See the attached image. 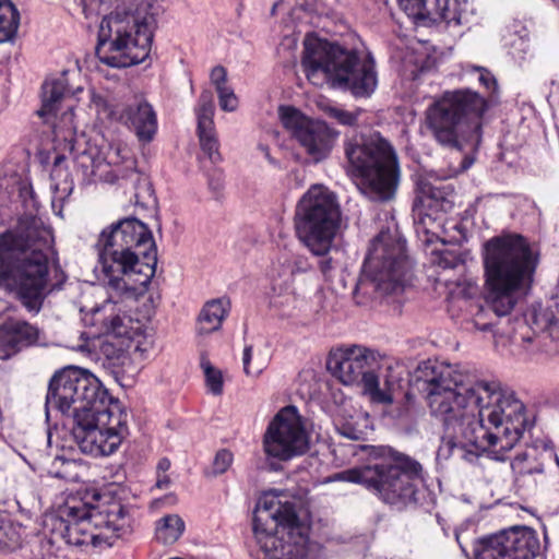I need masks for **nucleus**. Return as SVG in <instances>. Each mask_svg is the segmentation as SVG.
<instances>
[{"instance_id": "nucleus-43", "label": "nucleus", "mask_w": 559, "mask_h": 559, "mask_svg": "<svg viewBox=\"0 0 559 559\" xmlns=\"http://www.w3.org/2000/svg\"><path fill=\"white\" fill-rule=\"evenodd\" d=\"M218 103L222 110L233 112L238 108V97L230 85H225L216 90Z\"/></svg>"}, {"instance_id": "nucleus-46", "label": "nucleus", "mask_w": 559, "mask_h": 559, "mask_svg": "<svg viewBox=\"0 0 559 559\" xmlns=\"http://www.w3.org/2000/svg\"><path fill=\"white\" fill-rule=\"evenodd\" d=\"M107 332L116 337H122L128 335V325L126 318L119 314L109 317L106 320Z\"/></svg>"}, {"instance_id": "nucleus-11", "label": "nucleus", "mask_w": 559, "mask_h": 559, "mask_svg": "<svg viewBox=\"0 0 559 559\" xmlns=\"http://www.w3.org/2000/svg\"><path fill=\"white\" fill-rule=\"evenodd\" d=\"M372 455L379 461L342 471L330 480L362 485L397 510L415 503L418 485L423 480L420 463L386 445L373 448Z\"/></svg>"}, {"instance_id": "nucleus-23", "label": "nucleus", "mask_w": 559, "mask_h": 559, "mask_svg": "<svg viewBox=\"0 0 559 559\" xmlns=\"http://www.w3.org/2000/svg\"><path fill=\"white\" fill-rule=\"evenodd\" d=\"M123 158V165L117 166L114 170L115 182L124 189L132 190L135 204H147L153 199L154 192L148 177L138 170L134 158L124 155Z\"/></svg>"}, {"instance_id": "nucleus-55", "label": "nucleus", "mask_w": 559, "mask_h": 559, "mask_svg": "<svg viewBox=\"0 0 559 559\" xmlns=\"http://www.w3.org/2000/svg\"><path fill=\"white\" fill-rule=\"evenodd\" d=\"M455 537H456V540H457V543H459V545H460V547H461L462 551H463L464 554H466V548H465V547L462 545V543L460 542V536H459V534H457V533L455 534Z\"/></svg>"}, {"instance_id": "nucleus-29", "label": "nucleus", "mask_w": 559, "mask_h": 559, "mask_svg": "<svg viewBox=\"0 0 559 559\" xmlns=\"http://www.w3.org/2000/svg\"><path fill=\"white\" fill-rule=\"evenodd\" d=\"M229 300L225 298L207 301L199 314V332L210 334L219 330L229 311Z\"/></svg>"}, {"instance_id": "nucleus-30", "label": "nucleus", "mask_w": 559, "mask_h": 559, "mask_svg": "<svg viewBox=\"0 0 559 559\" xmlns=\"http://www.w3.org/2000/svg\"><path fill=\"white\" fill-rule=\"evenodd\" d=\"M310 270L308 259L302 255L282 254L272 266V276L283 278L288 288L295 275L306 273Z\"/></svg>"}, {"instance_id": "nucleus-45", "label": "nucleus", "mask_w": 559, "mask_h": 559, "mask_svg": "<svg viewBox=\"0 0 559 559\" xmlns=\"http://www.w3.org/2000/svg\"><path fill=\"white\" fill-rule=\"evenodd\" d=\"M233 459L234 456L230 451L219 450L214 457L211 475L217 476L225 473L230 467Z\"/></svg>"}, {"instance_id": "nucleus-34", "label": "nucleus", "mask_w": 559, "mask_h": 559, "mask_svg": "<svg viewBox=\"0 0 559 559\" xmlns=\"http://www.w3.org/2000/svg\"><path fill=\"white\" fill-rule=\"evenodd\" d=\"M20 14L10 0H0V43L10 41L16 34Z\"/></svg>"}, {"instance_id": "nucleus-20", "label": "nucleus", "mask_w": 559, "mask_h": 559, "mask_svg": "<svg viewBox=\"0 0 559 559\" xmlns=\"http://www.w3.org/2000/svg\"><path fill=\"white\" fill-rule=\"evenodd\" d=\"M382 356L376 349L350 345L332 352L328 369L345 385L361 384L364 378L381 367Z\"/></svg>"}, {"instance_id": "nucleus-58", "label": "nucleus", "mask_w": 559, "mask_h": 559, "mask_svg": "<svg viewBox=\"0 0 559 559\" xmlns=\"http://www.w3.org/2000/svg\"><path fill=\"white\" fill-rule=\"evenodd\" d=\"M122 152H126V153H127V151H126V150H120V148H118V151H117V153H118V154H120V153H122Z\"/></svg>"}, {"instance_id": "nucleus-24", "label": "nucleus", "mask_w": 559, "mask_h": 559, "mask_svg": "<svg viewBox=\"0 0 559 559\" xmlns=\"http://www.w3.org/2000/svg\"><path fill=\"white\" fill-rule=\"evenodd\" d=\"M431 22L443 21L448 26L467 25L474 20L475 8L468 0H436Z\"/></svg>"}, {"instance_id": "nucleus-36", "label": "nucleus", "mask_w": 559, "mask_h": 559, "mask_svg": "<svg viewBox=\"0 0 559 559\" xmlns=\"http://www.w3.org/2000/svg\"><path fill=\"white\" fill-rule=\"evenodd\" d=\"M417 197L415 203L432 206V202L443 200L445 191L443 187L435 186L428 178H420L417 181Z\"/></svg>"}, {"instance_id": "nucleus-2", "label": "nucleus", "mask_w": 559, "mask_h": 559, "mask_svg": "<svg viewBox=\"0 0 559 559\" xmlns=\"http://www.w3.org/2000/svg\"><path fill=\"white\" fill-rule=\"evenodd\" d=\"M52 245L51 227L33 211L0 234V286L15 289L31 311L39 310L47 288Z\"/></svg>"}, {"instance_id": "nucleus-15", "label": "nucleus", "mask_w": 559, "mask_h": 559, "mask_svg": "<svg viewBox=\"0 0 559 559\" xmlns=\"http://www.w3.org/2000/svg\"><path fill=\"white\" fill-rule=\"evenodd\" d=\"M409 270L405 242L389 233H380L371 241L357 289L368 293L371 288L380 295L397 294L403 290Z\"/></svg>"}, {"instance_id": "nucleus-47", "label": "nucleus", "mask_w": 559, "mask_h": 559, "mask_svg": "<svg viewBox=\"0 0 559 559\" xmlns=\"http://www.w3.org/2000/svg\"><path fill=\"white\" fill-rule=\"evenodd\" d=\"M211 83L214 85L215 91L218 87L228 85L227 83V71L223 66H216L212 69L210 74Z\"/></svg>"}, {"instance_id": "nucleus-25", "label": "nucleus", "mask_w": 559, "mask_h": 559, "mask_svg": "<svg viewBox=\"0 0 559 559\" xmlns=\"http://www.w3.org/2000/svg\"><path fill=\"white\" fill-rule=\"evenodd\" d=\"M64 163L66 157L63 155H57L50 173L52 190L51 207L57 215H61L64 202L72 194L74 189L73 179Z\"/></svg>"}, {"instance_id": "nucleus-6", "label": "nucleus", "mask_w": 559, "mask_h": 559, "mask_svg": "<svg viewBox=\"0 0 559 559\" xmlns=\"http://www.w3.org/2000/svg\"><path fill=\"white\" fill-rule=\"evenodd\" d=\"M484 250L486 304L497 317L508 316L530 288L538 254L521 235L493 237Z\"/></svg>"}, {"instance_id": "nucleus-44", "label": "nucleus", "mask_w": 559, "mask_h": 559, "mask_svg": "<svg viewBox=\"0 0 559 559\" xmlns=\"http://www.w3.org/2000/svg\"><path fill=\"white\" fill-rule=\"evenodd\" d=\"M325 111L329 117L335 119L338 123L349 127L356 124L358 116L361 112L360 110L347 111L335 106H328L325 108Z\"/></svg>"}, {"instance_id": "nucleus-32", "label": "nucleus", "mask_w": 559, "mask_h": 559, "mask_svg": "<svg viewBox=\"0 0 559 559\" xmlns=\"http://www.w3.org/2000/svg\"><path fill=\"white\" fill-rule=\"evenodd\" d=\"M361 385L362 393L367 395L372 403L383 405L393 403L392 384L388 380L381 384L376 371L367 374Z\"/></svg>"}, {"instance_id": "nucleus-19", "label": "nucleus", "mask_w": 559, "mask_h": 559, "mask_svg": "<svg viewBox=\"0 0 559 559\" xmlns=\"http://www.w3.org/2000/svg\"><path fill=\"white\" fill-rule=\"evenodd\" d=\"M98 112L132 131L142 143L151 142L157 132V116L153 106L142 96L126 103H107L100 96H92Z\"/></svg>"}, {"instance_id": "nucleus-3", "label": "nucleus", "mask_w": 559, "mask_h": 559, "mask_svg": "<svg viewBox=\"0 0 559 559\" xmlns=\"http://www.w3.org/2000/svg\"><path fill=\"white\" fill-rule=\"evenodd\" d=\"M107 287L121 299L144 295L155 275L156 246L150 228L124 217L104 228L95 243Z\"/></svg>"}, {"instance_id": "nucleus-17", "label": "nucleus", "mask_w": 559, "mask_h": 559, "mask_svg": "<svg viewBox=\"0 0 559 559\" xmlns=\"http://www.w3.org/2000/svg\"><path fill=\"white\" fill-rule=\"evenodd\" d=\"M309 440L302 420L295 406L282 408L270 423L264 436L267 455L287 461L304 454Z\"/></svg>"}, {"instance_id": "nucleus-28", "label": "nucleus", "mask_w": 559, "mask_h": 559, "mask_svg": "<svg viewBox=\"0 0 559 559\" xmlns=\"http://www.w3.org/2000/svg\"><path fill=\"white\" fill-rule=\"evenodd\" d=\"M337 432L349 440H362L372 429L368 413L354 409L335 421Z\"/></svg>"}, {"instance_id": "nucleus-1", "label": "nucleus", "mask_w": 559, "mask_h": 559, "mask_svg": "<svg viewBox=\"0 0 559 559\" xmlns=\"http://www.w3.org/2000/svg\"><path fill=\"white\" fill-rule=\"evenodd\" d=\"M51 411L72 417V436L82 453H115L129 435L128 414L90 371L69 366L51 377L46 395Z\"/></svg>"}, {"instance_id": "nucleus-31", "label": "nucleus", "mask_w": 559, "mask_h": 559, "mask_svg": "<svg viewBox=\"0 0 559 559\" xmlns=\"http://www.w3.org/2000/svg\"><path fill=\"white\" fill-rule=\"evenodd\" d=\"M49 475L67 481L76 483L81 479L83 463L80 460L68 457L64 452L56 454L45 463Z\"/></svg>"}, {"instance_id": "nucleus-10", "label": "nucleus", "mask_w": 559, "mask_h": 559, "mask_svg": "<svg viewBox=\"0 0 559 559\" xmlns=\"http://www.w3.org/2000/svg\"><path fill=\"white\" fill-rule=\"evenodd\" d=\"M135 1L104 16L99 24L95 52L107 66L128 68L142 63L151 53L156 12L150 1Z\"/></svg>"}, {"instance_id": "nucleus-37", "label": "nucleus", "mask_w": 559, "mask_h": 559, "mask_svg": "<svg viewBox=\"0 0 559 559\" xmlns=\"http://www.w3.org/2000/svg\"><path fill=\"white\" fill-rule=\"evenodd\" d=\"M74 166L78 174H81L82 180L90 183L97 177V171L102 166V160L99 158H95L92 153L83 151L75 156Z\"/></svg>"}, {"instance_id": "nucleus-18", "label": "nucleus", "mask_w": 559, "mask_h": 559, "mask_svg": "<svg viewBox=\"0 0 559 559\" xmlns=\"http://www.w3.org/2000/svg\"><path fill=\"white\" fill-rule=\"evenodd\" d=\"M280 117L283 126L305 148L312 162L325 159L337 136L328 124L320 120H311L294 107H281Z\"/></svg>"}, {"instance_id": "nucleus-9", "label": "nucleus", "mask_w": 559, "mask_h": 559, "mask_svg": "<svg viewBox=\"0 0 559 559\" xmlns=\"http://www.w3.org/2000/svg\"><path fill=\"white\" fill-rule=\"evenodd\" d=\"M481 403L474 421L476 451L488 452L496 461H504L531 427L524 403L516 393L497 379H481Z\"/></svg>"}, {"instance_id": "nucleus-4", "label": "nucleus", "mask_w": 559, "mask_h": 559, "mask_svg": "<svg viewBox=\"0 0 559 559\" xmlns=\"http://www.w3.org/2000/svg\"><path fill=\"white\" fill-rule=\"evenodd\" d=\"M419 372L429 414L443 428V444L450 450L473 448L481 379L466 383L452 366L430 361Z\"/></svg>"}, {"instance_id": "nucleus-13", "label": "nucleus", "mask_w": 559, "mask_h": 559, "mask_svg": "<svg viewBox=\"0 0 559 559\" xmlns=\"http://www.w3.org/2000/svg\"><path fill=\"white\" fill-rule=\"evenodd\" d=\"M349 171L360 192L369 200H391L400 178L397 155L379 132L347 135L343 143Z\"/></svg>"}, {"instance_id": "nucleus-50", "label": "nucleus", "mask_w": 559, "mask_h": 559, "mask_svg": "<svg viewBox=\"0 0 559 559\" xmlns=\"http://www.w3.org/2000/svg\"><path fill=\"white\" fill-rule=\"evenodd\" d=\"M170 485V478L166 474L157 473L155 486L159 489H167Z\"/></svg>"}, {"instance_id": "nucleus-54", "label": "nucleus", "mask_w": 559, "mask_h": 559, "mask_svg": "<svg viewBox=\"0 0 559 559\" xmlns=\"http://www.w3.org/2000/svg\"><path fill=\"white\" fill-rule=\"evenodd\" d=\"M472 164H473V159L465 158V159H464L463 168H464V169H466V168H468Z\"/></svg>"}, {"instance_id": "nucleus-27", "label": "nucleus", "mask_w": 559, "mask_h": 559, "mask_svg": "<svg viewBox=\"0 0 559 559\" xmlns=\"http://www.w3.org/2000/svg\"><path fill=\"white\" fill-rule=\"evenodd\" d=\"M511 469L515 485L536 487L537 476L544 474L545 466L537 456L523 452L512 460Z\"/></svg>"}, {"instance_id": "nucleus-21", "label": "nucleus", "mask_w": 559, "mask_h": 559, "mask_svg": "<svg viewBox=\"0 0 559 559\" xmlns=\"http://www.w3.org/2000/svg\"><path fill=\"white\" fill-rule=\"evenodd\" d=\"M39 330L23 320L9 319L0 325V358L8 359L22 350L38 344Z\"/></svg>"}, {"instance_id": "nucleus-40", "label": "nucleus", "mask_w": 559, "mask_h": 559, "mask_svg": "<svg viewBox=\"0 0 559 559\" xmlns=\"http://www.w3.org/2000/svg\"><path fill=\"white\" fill-rule=\"evenodd\" d=\"M200 366L204 372L209 391L213 395H221L223 393V376L221 370L216 369L205 356L201 357Z\"/></svg>"}, {"instance_id": "nucleus-39", "label": "nucleus", "mask_w": 559, "mask_h": 559, "mask_svg": "<svg viewBox=\"0 0 559 559\" xmlns=\"http://www.w3.org/2000/svg\"><path fill=\"white\" fill-rule=\"evenodd\" d=\"M534 332H544L559 323V317L555 316L550 309H544L540 306L533 307L527 319Z\"/></svg>"}, {"instance_id": "nucleus-41", "label": "nucleus", "mask_w": 559, "mask_h": 559, "mask_svg": "<svg viewBox=\"0 0 559 559\" xmlns=\"http://www.w3.org/2000/svg\"><path fill=\"white\" fill-rule=\"evenodd\" d=\"M53 132L56 136L62 138L66 141L72 140V136L75 133L72 105L68 106L67 110L61 115L60 121L53 127Z\"/></svg>"}, {"instance_id": "nucleus-51", "label": "nucleus", "mask_w": 559, "mask_h": 559, "mask_svg": "<svg viewBox=\"0 0 559 559\" xmlns=\"http://www.w3.org/2000/svg\"><path fill=\"white\" fill-rule=\"evenodd\" d=\"M170 468V461L167 457H163L158 461L157 473L165 474Z\"/></svg>"}, {"instance_id": "nucleus-56", "label": "nucleus", "mask_w": 559, "mask_h": 559, "mask_svg": "<svg viewBox=\"0 0 559 559\" xmlns=\"http://www.w3.org/2000/svg\"><path fill=\"white\" fill-rule=\"evenodd\" d=\"M521 40V45L524 46L523 50H525V48H527V43L523 39H520Z\"/></svg>"}, {"instance_id": "nucleus-14", "label": "nucleus", "mask_w": 559, "mask_h": 559, "mask_svg": "<svg viewBox=\"0 0 559 559\" xmlns=\"http://www.w3.org/2000/svg\"><path fill=\"white\" fill-rule=\"evenodd\" d=\"M340 224L337 197L322 185L311 186L296 204V236L313 255L325 257L330 252Z\"/></svg>"}, {"instance_id": "nucleus-16", "label": "nucleus", "mask_w": 559, "mask_h": 559, "mask_svg": "<svg viewBox=\"0 0 559 559\" xmlns=\"http://www.w3.org/2000/svg\"><path fill=\"white\" fill-rule=\"evenodd\" d=\"M473 554L474 559H536L542 556V545L536 531L513 526L477 539Z\"/></svg>"}, {"instance_id": "nucleus-49", "label": "nucleus", "mask_w": 559, "mask_h": 559, "mask_svg": "<svg viewBox=\"0 0 559 559\" xmlns=\"http://www.w3.org/2000/svg\"><path fill=\"white\" fill-rule=\"evenodd\" d=\"M320 271L324 276H328L335 267L332 258H324L319 263Z\"/></svg>"}, {"instance_id": "nucleus-35", "label": "nucleus", "mask_w": 559, "mask_h": 559, "mask_svg": "<svg viewBox=\"0 0 559 559\" xmlns=\"http://www.w3.org/2000/svg\"><path fill=\"white\" fill-rule=\"evenodd\" d=\"M21 543L19 530L5 515L0 513V555H8L16 550Z\"/></svg>"}, {"instance_id": "nucleus-5", "label": "nucleus", "mask_w": 559, "mask_h": 559, "mask_svg": "<svg viewBox=\"0 0 559 559\" xmlns=\"http://www.w3.org/2000/svg\"><path fill=\"white\" fill-rule=\"evenodd\" d=\"M477 80L489 94L471 88L444 92L426 110V124L432 138L443 147L477 150L483 138L484 115L498 102V84L485 68L474 67Z\"/></svg>"}, {"instance_id": "nucleus-33", "label": "nucleus", "mask_w": 559, "mask_h": 559, "mask_svg": "<svg viewBox=\"0 0 559 559\" xmlns=\"http://www.w3.org/2000/svg\"><path fill=\"white\" fill-rule=\"evenodd\" d=\"M185 532V522L178 514H168L156 522L155 537L164 545L176 543Z\"/></svg>"}, {"instance_id": "nucleus-7", "label": "nucleus", "mask_w": 559, "mask_h": 559, "mask_svg": "<svg viewBox=\"0 0 559 559\" xmlns=\"http://www.w3.org/2000/svg\"><path fill=\"white\" fill-rule=\"evenodd\" d=\"M131 515L116 499L90 506L79 500L68 501L56 514L45 520L51 545L63 542L71 546L110 547L117 538L131 532Z\"/></svg>"}, {"instance_id": "nucleus-26", "label": "nucleus", "mask_w": 559, "mask_h": 559, "mask_svg": "<svg viewBox=\"0 0 559 559\" xmlns=\"http://www.w3.org/2000/svg\"><path fill=\"white\" fill-rule=\"evenodd\" d=\"M68 74V71H63L58 76L46 80L43 84V106L38 111L40 116L56 114L64 97L82 91L81 87L74 91L70 90Z\"/></svg>"}, {"instance_id": "nucleus-57", "label": "nucleus", "mask_w": 559, "mask_h": 559, "mask_svg": "<svg viewBox=\"0 0 559 559\" xmlns=\"http://www.w3.org/2000/svg\"><path fill=\"white\" fill-rule=\"evenodd\" d=\"M84 347H85V345H84V344H81V345H78V347H76V348H78V349H80V350H83V349H84Z\"/></svg>"}, {"instance_id": "nucleus-48", "label": "nucleus", "mask_w": 559, "mask_h": 559, "mask_svg": "<svg viewBox=\"0 0 559 559\" xmlns=\"http://www.w3.org/2000/svg\"><path fill=\"white\" fill-rule=\"evenodd\" d=\"M251 358H252V346H246L243 349V355H242L243 371L248 376H258L261 373L262 369L259 368L254 371H251L249 368Z\"/></svg>"}, {"instance_id": "nucleus-52", "label": "nucleus", "mask_w": 559, "mask_h": 559, "mask_svg": "<svg viewBox=\"0 0 559 559\" xmlns=\"http://www.w3.org/2000/svg\"><path fill=\"white\" fill-rule=\"evenodd\" d=\"M492 324L489 322L480 323L478 319L475 320V328L480 331H489L491 329Z\"/></svg>"}, {"instance_id": "nucleus-53", "label": "nucleus", "mask_w": 559, "mask_h": 559, "mask_svg": "<svg viewBox=\"0 0 559 559\" xmlns=\"http://www.w3.org/2000/svg\"><path fill=\"white\" fill-rule=\"evenodd\" d=\"M21 193H28V194L31 195V199H32L33 207H35V206H36V200L34 199V195H33V194H34V192H33L32 187H29V188H23V189H22V191H21Z\"/></svg>"}, {"instance_id": "nucleus-42", "label": "nucleus", "mask_w": 559, "mask_h": 559, "mask_svg": "<svg viewBox=\"0 0 559 559\" xmlns=\"http://www.w3.org/2000/svg\"><path fill=\"white\" fill-rule=\"evenodd\" d=\"M432 253V263L443 270L454 269L463 263V259L456 250L443 249Z\"/></svg>"}, {"instance_id": "nucleus-38", "label": "nucleus", "mask_w": 559, "mask_h": 559, "mask_svg": "<svg viewBox=\"0 0 559 559\" xmlns=\"http://www.w3.org/2000/svg\"><path fill=\"white\" fill-rule=\"evenodd\" d=\"M399 7L405 14L414 21H430L433 11L428 5L427 0H397Z\"/></svg>"}, {"instance_id": "nucleus-22", "label": "nucleus", "mask_w": 559, "mask_h": 559, "mask_svg": "<svg viewBox=\"0 0 559 559\" xmlns=\"http://www.w3.org/2000/svg\"><path fill=\"white\" fill-rule=\"evenodd\" d=\"M214 110L212 93L210 91H203L199 97L198 107L195 109L198 135L202 151L213 164H216L222 160V156L218 151L219 144L215 134L213 121Z\"/></svg>"}, {"instance_id": "nucleus-12", "label": "nucleus", "mask_w": 559, "mask_h": 559, "mask_svg": "<svg viewBox=\"0 0 559 559\" xmlns=\"http://www.w3.org/2000/svg\"><path fill=\"white\" fill-rule=\"evenodd\" d=\"M253 535L266 559H318L320 545L310 540L309 526L296 514L292 502L263 495L254 509Z\"/></svg>"}, {"instance_id": "nucleus-8", "label": "nucleus", "mask_w": 559, "mask_h": 559, "mask_svg": "<svg viewBox=\"0 0 559 559\" xmlns=\"http://www.w3.org/2000/svg\"><path fill=\"white\" fill-rule=\"evenodd\" d=\"M301 66L307 79L317 86L349 92L356 98L370 97L378 86L372 56L360 55L337 44L307 36Z\"/></svg>"}, {"instance_id": "nucleus-59", "label": "nucleus", "mask_w": 559, "mask_h": 559, "mask_svg": "<svg viewBox=\"0 0 559 559\" xmlns=\"http://www.w3.org/2000/svg\"><path fill=\"white\" fill-rule=\"evenodd\" d=\"M556 462H557V464L559 465V459H558L557 456H556Z\"/></svg>"}]
</instances>
